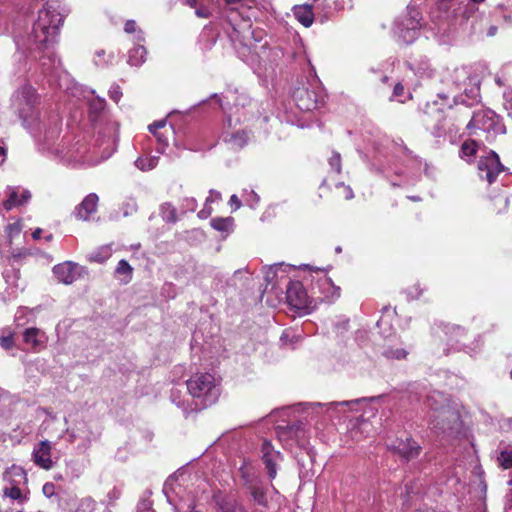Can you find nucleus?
<instances>
[{"label":"nucleus","mask_w":512,"mask_h":512,"mask_svg":"<svg viewBox=\"0 0 512 512\" xmlns=\"http://www.w3.org/2000/svg\"><path fill=\"white\" fill-rule=\"evenodd\" d=\"M59 8V2L48 1L39 11L38 19L27 37L16 34L14 31V42L18 51L22 53L27 51L34 58H36L35 53H41L39 60L42 73L52 78L58 77L61 71V62L50 47L55 43L63 23L64 16Z\"/></svg>","instance_id":"f257e3e1"},{"label":"nucleus","mask_w":512,"mask_h":512,"mask_svg":"<svg viewBox=\"0 0 512 512\" xmlns=\"http://www.w3.org/2000/svg\"><path fill=\"white\" fill-rule=\"evenodd\" d=\"M40 95L30 84L19 87L11 96V108L22 126L38 141L54 138L61 131V117L56 112H41Z\"/></svg>","instance_id":"f03ea898"},{"label":"nucleus","mask_w":512,"mask_h":512,"mask_svg":"<svg viewBox=\"0 0 512 512\" xmlns=\"http://www.w3.org/2000/svg\"><path fill=\"white\" fill-rule=\"evenodd\" d=\"M59 134L54 138H49L47 140L42 137L39 142H41L42 148L47 150L54 158L64 164H87V165H96L106 159H108L113 152L115 151V147L108 146L101 152L100 159H94L93 157L87 155V148L83 144L76 143L72 146H67L63 143H55V140L58 138Z\"/></svg>","instance_id":"7ed1b4c3"},{"label":"nucleus","mask_w":512,"mask_h":512,"mask_svg":"<svg viewBox=\"0 0 512 512\" xmlns=\"http://www.w3.org/2000/svg\"><path fill=\"white\" fill-rule=\"evenodd\" d=\"M211 99H216L219 107L223 110L226 117L232 113L235 124H239L241 120L246 121L261 116L259 103L250 98L245 92L230 91L225 96V102L218 94H212Z\"/></svg>","instance_id":"20e7f679"},{"label":"nucleus","mask_w":512,"mask_h":512,"mask_svg":"<svg viewBox=\"0 0 512 512\" xmlns=\"http://www.w3.org/2000/svg\"><path fill=\"white\" fill-rule=\"evenodd\" d=\"M189 394L203 407L216 403L220 394V381L209 372L195 373L186 381Z\"/></svg>","instance_id":"39448f33"},{"label":"nucleus","mask_w":512,"mask_h":512,"mask_svg":"<svg viewBox=\"0 0 512 512\" xmlns=\"http://www.w3.org/2000/svg\"><path fill=\"white\" fill-rule=\"evenodd\" d=\"M87 104L89 120L98 128V134L103 136V144L114 147L118 126L116 122L110 120L108 113L105 111V99L92 96Z\"/></svg>","instance_id":"423d86ee"},{"label":"nucleus","mask_w":512,"mask_h":512,"mask_svg":"<svg viewBox=\"0 0 512 512\" xmlns=\"http://www.w3.org/2000/svg\"><path fill=\"white\" fill-rule=\"evenodd\" d=\"M311 293L317 299V304L321 302H334L340 297V288L335 286L327 272L316 268L310 274Z\"/></svg>","instance_id":"0eeeda50"},{"label":"nucleus","mask_w":512,"mask_h":512,"mask_svg":"<svg viewBox=\"0 0 512 512\" xmlns=\"http://www.w3.org/2000/svg\"><path fill=\"white\" fill-rule=\"evenodd\" d=\"M287 303L302 314H309L317 307V299L308 294L299 281H290L286 289Z\"/></svg>","instance_id":"6e6552de"},{"label":"nucleus","mask_w":512,"mask_h":512,"mask_svg":"<svg viewBox=\"0 0 512 512\" xmlns=\"http://www.w3.org/2000/svg\"><path fill=\"white\" fill-rule=\"evenodd\" d=\"M466 128L470 132L472 129H479L493 135L506 133V127L501 118L490 109H481L474 112Z\"/></svg>","instance_id":"1a4fd4ad"},{"label":"nucleus","mask_w":512,"mask_h":512,"mask_svg":"<svg viewBox=\"0 0 512 512\" xmlns=\"http://www.w3.org/2000/svg\"><path fill=\"white\" fill-rule=\"evenodd\" d=\"M442 332L446 336L447 344L450 345L456 351H464L470 355L476 354L482 344V336L479 334L475 338L472 345H468L462 341L466 336V330L455 324H442Z\"/></svg>","instance_id":"9d476101"},{"label":"nucleus","mask_w":512,"mask_h":512,"mask_svg":"<svg viewBox=\"0 0 512 512\" xmlns=\"http://www.w3.org/2000/svg\"><path fill=\"white\" fill-rule=\"evenodd\" d=\"M419 13L411 9L409 10V17L401 21H396L394 25V34L397 36L398 41L411 44L413 43L418 35L420 29Z\"/></svg>","instance_id":"9b49d317"},{"label":"nucleus","mask_w":512,"mask_h":512,"mask_svg":"<svg viewBox=\"0 0 512 512\" xmlns=\"http://www.w3.org/2000/svg\"><path fill=\"white\" fill-rule=\"evenodd\" d=\"M67 435V441L69 443H77V448L81 451H85L93 441L98 437L89 427L85 421H79L75 424V427L71 430L66 428L60 435L59 438Z\"/></svg>","instance_id":"f8f14e48"},{"label":"nucleus","mask_w":512,"mask_h":512,"mask_svg":"<svg viewBox=\"0 0 512 512\" xmlns=\"http://www.w3.org/2000/svg\"><path fill=\"white\" fill-rule=\"evenodd\" d=\"M262 37L263 32L261 30L252 29V26L248 20H244L242 25H238L237 27L234 26L233 32L230 34V38L238 51L239 44L244 49L250 51L253 47V42H260Z\"/></svg>","instance_id":"ddd939ff"},{"label":"nucleus","mask_w":512,"mask_h":512,"mask_svg":"<svg viewBox=\"0 0 512 512\" xmlns=\"http://www.w3.org/2000/svg\"><path fill=\"white\" fill-rule=\"evenodd\" d=\"M236 125L232 113H229L223 124L221 138L232 149H241L249 142L250 134L245 129H236Z\"/></svg>","instance_id":"4468645a"},{"label":"nucleus","mask_w":512,"mask_h":512,"mask_svg":"<svg viewBox=\"0 0 512 512\" xmlns=\"http://www.w3.org/2000/svg\"><path fill=\"white\" fill-rule=\"evenodd\" d=\"M477 169L479 177L489 184L494 183L497 176L505 170L498 154L492 150L480 157Z\"/></svg>","instance_id":"2eb2a0df"},{"label":"nucleus","mask_w":512,"mask_h":512,"mask_svg":"<svg viewBox=\"0 0 512 512\" xmlns=\"http://www.w3.org/2000/svg\"><path fill=\"white\" fill-rule=\"evenodd\" d=\"M3 479L5 481L11 482L12 486L10 488L6 487L4 488V495L13 499L17 500L20 503L27 500V495L24 494L21 489L18 487V484L20 481H27L26 473L24 469L17 465H12L10 468L6 469V471L3 474Z\"/></svg>","instance_id":"dca6fc26"},{"label":"nucleus","mask_w":512,"mask_h":512,"mask_svg":"<svg viewBox=\"0 0 512 512\" xmlns=\"http://www.w3.org/2000/svg\"><path fill=\"white\" fill-rule=\"evenodd\" d=\"M378 397H370V398H358L354 400L349 401H339V402H330L328 404H322L320 402H314V403H301V406H304L305 408H322L326 407V412L329 414V418H340V411H342L344 408H348L349 410H358V406L362 403L368 402V401H375Z\"/></svg>","instance_id":"f3484780"},{"label":"nucleus","mask_w":512,"mask_h":512,"mask_svg":"<svg viewBox=\"0 0 512 512\" xmlns=\"http://www.w3.org/2000/svg\"><path fill=\"white\" fill-rule=\"evenodd\" d=\"M294 101L301 111H312L318 109L324 102V96L320 92L302 87L294 92Z\"/></svg>","instance_id":"a211bd4d"},{"label":"nucleus","mask_w":512,"mask_h":512,"mask_svg":"<svg viewBox=\"0 0 512 512\" xmlns=\"http://www.w3.org/2000/svg\"><path fill=\"white\" fill-rule=\"evenodd\" d=\"M387 447L405 460L416 458L422 449V447L408 435L388 442Z\"/></svg>","instance_id":"6ab92c4d"},{"label":"nucleus","mask_w":512,"mask_h":512,"mask_svg":"<svg viewBox=\"0 0 512 512\" xmlns=\"http://www.w3.org/2000/svg\"><path fill=\"white\" fill-rule=\"evenodd\" d=\"M317 19L324 23L337 12L352 6V0H314Z\"/></svg>","instance_id":"aec40b11"},{"label":"nucleus","mask_w":512,"mask_h":512,"mask_svg":"<svg viewBox=\"0 0 512 512\" xmlns=\"http://www.w3.org/2000/svg\"><path fill=\"white\" fill-rule=\"evenodd\" d=\"M455 104H462L471 107L480 101V87L478 78L471 79L461 90L455 91L452 95Z\"/></svg>","instance_id":"412c9836"},{"label":"nucleus","mask_w":512,"mask_h":512,"mask_svg":"<svg viewBox=\"0 0 512 512\" xmlns=\"http://www.w3.org/2000/svg\"><path fill=\"white\" fill-rule=\"evenodd\" d=\"M83 272L84 269L82 266L71 261L57 264L53 268V273L57 280L66 285L72 284L79 279Z\"/></svg>","instance_id":"4be33fe9"},{"label":"nucleus","mask_w":512,"mask_h":512,"mask_svg":"<svg viewBox=\"0 0 512 512\" xmlns=\"http://www.w3.org/2000/svg\"><path fill=\"white\" fill-rule=\"evenodd\" d=\"M32 459L38 467L50 470L54 465L52 460V443L49 440L40 441L34 446Z\"/></svg>","instance_id":"5701e85b"},{"label":"nucleus","mask_w":512,"mask_h":512,"mask_svg":"<svg viewBox=\"0 0 512 512\" xmlns=\"http://www.w3.org/2000/svg\"><path fill=\"white\" fill-rule=\"evenodd\" d=\"M425 115L427 118H434L436 121L435 125L431 128V134L437 138L442 137L445 134L443 106H440L437 101L428 102Z\"/></svg>","instance_id":"b1692460"},{"label":"nucleus","mask_w":512,"mask_h":512,"mask_svg":"<svg viewBox=\"0 0 512 512\" xmlns=\"http://www.w3.org/2000/svg\"><path fill=\"white\" fill-rule=\"evenodd\" d=\"M99 197L96 193L88 194L74 209L73 215L83 221H88L90 216L97 211Z\"/></svg>","instance_id":"393cba45"},{"label":"nucleus","mask_w":512,"mask_h":512,"mask_svg":"<svg viewBox=\"0 0 512 512\" xmlns=\"http://www.w3.org/2000/svg\"><path fill=\"white\" fill-rule=\"evenodd\" d=\"M438 398H442V394L439 392H433L431 395L427 396L425 405L430 410H433V414L429 416V421L433 425V428L444 430V425L440 426L439 423H435V421L437 418L444 417L450 411L442 406H436Z\"/></svg>","instance_id":"a878e982"},{"label":"nucleus","mask_w":512,"mask_h":512,"mask_svg":"<svg viewBox=\"0 0 512 512\" xmlns=\"http://www.w3.org/2000/svg\"><path fill=\"white\" fill-rule=\"evenodd\" d=\"M7 199L3 202V207L10 211L15 207L21 206L27 203L31 199V193L29 190H23L21 195L18 194V188L8 187L6 190Z\"/></svg>","instance_id":"bb28decb"},{"label":"nucleus","mask_w":512,"mask_h":512,"mask_svg":"<svg viewBox=\"0 0 512 512\" xmlns=\"http://www.w3.org/2000/svg\"><path fill=\"white\" fill-rule=\"evenodd\" d=\"M294 17L301 23L304 27H310L314 21V18H317L315 5H295L292 9Z\"/></svg>","instance_id":"cd10ccee"},{"label":"nucleus","mask_w":512,"mask_h":512,"mask_svg":"<svg viewBox=\"0 0 512 512\" xmlns=\"http://www.w3.org/2000/svg\"><path fill=\"white\" fill-rule=\"evenodd\" d=\"M181 489L178 480L170 476L163 485V493L167 499V502L174 506L178 505L177 499L179 498V490Z\"/></svg>","instance_id":"c85d7f7f"},{"label":"nucleus","mask_w":512,"mask_h":512,"mask_svg":"<svg viewBox=\"0 0 512 512\" xmlns=\"http://www.w3.org/2000/svg\"><path fill=\"white\" fill-rule=\"evenodd\" d=\"M147 58V49L143 43H134V47L128 52V64L140 67Z\"/></svg>","instance_id":"c756f323"},{"label":"nucleus","mask_w":512,"mask_h":512,"mask_svg":"<svg viewBox=\"0 0 512 512\" xmlns=\"http://www.w3.org/2000/svg\"><path fill=\"white\" fill-rule=\"evenodd\" d=\"M476 76H472L470 71L465 67L456 68L451 74L452 84L455 86V90H461L462 87L466 86L471 79H476Z\"/></svg>","instance_id":"7c9ffc66"},{"label":"nucleus","mask_w":512,"mask_h":512,"mask_svg":"<svg viewBox=\"0 0 512 512\" xmlns=\"http://www.w3.org/2000/svg\"><path fill=\"white\" fill-rule=\"evenodd\" d=\"M23 340L27 345H30L32 348H37L44 343V333L40 331V329L31 327L27 328L23 332Z\"/></svg>","instance_id":"2f4dec72"},{"label":"nucleus","mask_w":512,"mask_h":512,"mask_svg":"<svg viewBox=\"0 0 512 512\" xmlns=\"http://www.w3.org/2000/svg\"><path fill=\"white\" fill-rule=\"evenodd\" d=\"M272 449V445L268 441L263 442L262 451H263V462L268 471V476L270 479H274L277 475V469L274 462L273 455L270 453Z\"/></svg>","instance_id":"473e14b6"},{"label":"nucleus","mask_w":512,"mask_h":512,"mask_svg":"<svg viewBox=\"0 0 512 512\" xmlns=\"http://www.w3.org/2000/svg\"><path fill=\"white\" fill-rule=\"evenodd\" d=\"M210 225L221 233L229 234L233 231L234 219L232 217H215L211 219Z\"/></svg>","instance_id":"72a5a7b5"},{"label":"nucleus","mask_w":512,"mask_h":512,"mask_svg":"<svg viewBox=\"0 0 512 512\" xmlns=\"http://www.w3.org/2000/svg\"><path fill=\"white\" fill-rule=\"evenodd\" d=\"M124 31L127 34L133 35L134 43H144L145 42V34L142 29H140L136 23V21L130 19L125 22Z\"/></svg>","instance_id":"f704fd0d"},{"label":"nucleus","mask_w":512,"mask_h":512,"mask_svg":"<svg viewBox=\"0 0 512 512\" xmlns=\"http://www.w3.org/2000/svg\"><path fill=\"white\" fill-rule=\"evenodd\" d=\"M478 145L474 140H466L462 143L459 156L466 162H471L477 152Z\"/></svg>","instance_id":"c9c22d12"},{"label":"nucleus","mask_w":512,"mask_h":512,"mask_svg":"<svg viewBox=\"0 0 512 512\" xmlns=\"http://www.w3.org/2000/svg\"><path fill=\"white\" fill-rule=\"evenodd\" d=\"M159 162V156H140L138 157L134 165L141 171L146 172L154 169Z\"/></svg>","instance_id":"e433bc0d"},{"label":"nucleus","mask_w":512,"mask_h":512,"mask_svg":"<svg viewBox=\"0 0 512 512\" xmlns=\"http://www.w3.org/2000/svg\"><path fill=\"white\" fill-rule=\"evenodd\" d=\"M14 335V330L9 326L3 327L0 330V346L4 350H10L14 347Z\"/></svg>","instance_id":"4c0bfd02"},{"label":"nucleus","mask_w":512,"mask_h":512,"mask_svg":"<svg viewBox=\"0 0 512 512\" xmlns=\"http://www.w3.org/2000/svg\"><path fill=\"white\" fill-rule=\"evenodd\" d=\"M112 255V248L110 245H103L99 247L96 251L90 254V261L97 263H104L107 259H109Z\"/></svg>","instance_id":"58836bf2"},{"label":"nucleus","mask_w":512,"mask_h":512,"mask_svg":"<svg viewBox=\"0 0 512 512\" xmlns=\"http://www.w3.org/2000/svg\"><path fill=\"white\" fill-rule=\"evenodd\" d=\"M497 462L498 465L504 469H511L512 468V447L503 449L499 452V455L497 456Z\"/></svg>","instance_id":"ea45409f"},{"label":"nucleus","mask_w":512,"mask_h":512,"mask_svg":"<svg viewBox=\"0 0 512 512\" xmlns=\"http://www.w3.org/2000/svg\"><path fill=\"white\" fill-rule=\"evenodd\" d=\"M382 354L388 359L401 360L406 358L408 351L403 347L387 346Z\"/></svg>","instance_id":"a19ab883"},{"label":"nucleus","mask_w":512,"mask_h":512,"mask_svg":"<svg viewBox=\"0 0 512 512\" xmlns=\"http://www.w3.org/2000/svg\"><path fill=\"white\" fill-rule=\"evenodd\" d=\"M133 268L131 265L124 259L120 260L115 269L116 275H124L125 278L123 280L124 283H128L132 278Z\"/></svg>","instance_id":"79ce46f5"},{"label":"nucleus","mask_w":512,"mask_h":512,"mask_svg":"<svg viewBox=\"0 0 512 512\" xmlns=\"http://www.w3.org/2000/svg\"><path fill=\"white\" fill-rule=\"evenodd\" d=\"M410 98H411V94L410 93L406 94L404 86L400 82H398L395 84V86L393 88L392 95L389 98V100L404 103L406 100H408Z\"/></svg>","instance_id":"37998d69"},{"label":"nucleus","mask_w":512,"mask_h":512,"mask_svg":"<svg viewBox=\"0 0 512 512\" xmlns=\"http://www.w3.org/2000/svg\"><path fill=\"white\" fill-rule=\"evenodd\" d=\"M160 214H161L162 219L165 222L175 223L177 220L176 209L173 205H171L169 203H165L161 206Z\"/></svg>","instance_id":"c03bdc74"},{"label":"nucleus","mask_w":512,"mask_h":512,"mask_svg":"<svg viewBox=\"0 0 512 512\" xmlns=\"http://www.w3.org/2000/svg\"><path fill=\"white\" fill-rule=\"evenodd\" d=\"M242 196L244 198L245 204L248 205L252 209H254L260 201V197L253 190H247V189L243 190Z\"/></svg>","instance_id":"a18cd8bd"},{"label":"nucleus","mask_w":512,"mask_h":512,"mask_svg":"<svg viewBox=\"0 0 512 512\" xmlns=\"http://www.w3.org/2000/svg\"><path fill=\"white\" fill-rule=\"evenodd\" d=\"M251 496L256 504L264 507L267 505L266 494L262 488L256 486L251 487Z\"/></svg>","instance_id":"49530a36"},{"label":"nucleus","mask_w":512,"mask_h":512,"mask_svg":"<svg viewBox=\"0 0 512 512\" xmlns=\"http://www.w3.org/2000/svg\"><path fill=\"white\" fill-rule=\"evenodd\" d=\"M152 135L155 138V142H156L155 149H156L157 153L163 154L169 145L168 138L163 133H160V132H155V134H152Z\"/></svg>","instance_id":"de8ad7c7"},{"label":"nucleus","mask_w":512,"mask_h":512,"mask_svg":"<svg viewBox=\"0 0 512 512\" xmlns=\"http://www.w3.org/2000/svg\"><path fill=\"white\" fill-rule=\"evenodd\" d=\"M416 483H410L405 485V495L403 494V491H401V496L403 498V506H410V500L412 499L413 495H416L418 491L415 490Z\"/></svg>","instance_id":"09e8293b"},{"label":"nucleus","mask_w":512,"mask_h":512,"mask_svg":"<svg viewBox=\"0 0 512 512\" xmlns=\"http://www.w3.org/2000/svg\"><path fill=\"white\" fill-rule=\"evenodd\" d=\"M198 206L197 200L193 197H185L181 200L180 209L183 213L194 212Z\"/></svg>","instance_id":"8fccbe9b"},{"label":"nucleus","mask_w":512,"mask_h":512,"mask_svg":"<svg viewBox=\"0 0 512 512\" xmlns=\"http://www.w3.org/2000/svg\"><path fill=\"white\" fill-rule=\"evenodd\" d=\"M222 512H248L241 504L235 501H225L221 505Z\"/></svg>","instance_id":"3c124183"},{"label":"nucleus","mask_w":512,"mask_h":512,"mask_svg":"<svg viewBox=\"0 0 512 512\" xmlns=\"http://www.w3.org/2000/svg\"><path fill=\"white\" fill-rule=\"evenodd\" d=\"M494 206L498 213L506 211L509 199L506 195H499L494 197Z\"/></svg>","instance_id":"603ef678"},{"label":"nucleus","mask_w":512,"mask_h":512,"mask_svg":"<svg viewBox=\"0 0 512 512\" xmlns=\"http://www.w3.org/2000/svg\"><path fill=\"white\" fill-rule=\"evenodd\" d=\"M95 508V502L91 498H84L80 501L75 512H93Z\"/></svg>","instance_id":"864d4df0"},{"label":"nucleus","mask_w":512,"mask_h":512,"mask_svg":"<svg viewBox=\"0 0 512 512\" xmlns=\"http://www.w3.org/2000/svg\"><path fill=\"white\" fill-rule=\"evenodd\" d=\"M293 41H294V44H295V48L294 50L289 53L288 51L286 52V54H289V56H291L293 59H296L298 58L301 54H304L305 51H304V46L301 42V39L298 38V37H294L293 38Z\"/></svg>","instance_id":"5fc2aeb1"},{"label":"nucleus","mask_w":512,"mask_h":512,"mask_svg":"<svg viewBox=\"0 0 512 512\" xmlns=\"http://www.w3.org/2000/svg\"><path fill=\"white\" fill-rule=\"evenodd\" d=\"M329 165L331 169H333L335 172L340 173L341 172V155L338 152H333L331 157L329 158Z\"/></svg>","instance_id":"6e6d98bb"},{"label":"nucleus","mask_w":512,"mask_h":512,"mask_svg":"<svg viewBox=\"0 0 512 512\" xmlns=\"http://www.w3.org/2000/svg\"><path fill=\"white\" fill-rule=\"evenodd\" d=\"M137 512H155L152 509V501L149 499V497H143L138 505H137Z\"/></svg>","instance_id":"4d7b16f0"},{"label":"nucleus","mask_w":512,"mask_h":512,"mask_svg":"<svg viewBox=\"0 0 512 512\" xmlns=\"http://www.w3.org/2000/svg\"><path fill=\"white\" fill-rule=\"evenodd\" d=\"M105 51L104 50H97L95 55H96V58L94 60V63L95 65L97 66H104L106 64H108L109 62L112 61V58H113V55H109L108 56V59H103V57L105 56Z\"/></svg>","instance_id":"13d9d810"},{"label":"nucleus","mask_w":512,"mask_h":512,"mask_svg":"<svg viewBox=\"0 0 512 512\" xmlns=\"http://www.w3.org/2000/svg\"><path fill=\"white\" fill-rule=\"evenodd\" d=\"M20 232H21V224H20V222H14V223L8 224L6 226V233H7V236L10 239H12L15 236L19 235Z\"/></svg>","instance_id":"bf43d9fd"},{"label":"nucleus","mask_w":512,"mask_h":512,"mask_svg":"<svg viewBox=\"0 0 512 512\" xmlns=\"http://www.w3.org/2000/svg\"><path fill=\"white\" fill-rule=\"evenodd\" d=\"M406 292L408 300H415L422 295L423 289L420 287L419 284H415L414 286L410 287Z\"/></svg>","instance_id":"052dcab7"},{"label":"nucleus","mask_w":512,"mask_h":512,"mask_svg":"<svg viewBox=\"0 0 512 512\" xmlns=\"http://www.w3.org/2000/svg\"><path fill=\"white\" fill-rule=\"evenodd\" d=\"M109 97L116 103L119 102V100L122 97V91L119 85L113 84L109 89Z\"/></svg>","instance_id":"680f3d73"},{"label":"nucleus","mask_w":512,"mask_h":512,"mask_svg":"<svg viewBox=\"0 0 512 512\" xmlns=\"http://www.w3.org/2000/svg\"><path fill=\"white\" fill-rule=\"evenodd\" d=\"M504 107L508 116L512 119V91L504 93Z\"/></svg>","instance_id":"e2e57ef3"},{"label":"nucleus","mask_w":512,"mask_h":512,"mask_svg":"<svg viewBox=\"0 0 512 512\" xmlns=\"http://www.w3.org/2000/svg\"><path fill=\"white\" fill-rule=\"evenodd\" d=\"M10 31V26L7 21V18L4 14L0 12V35L6 34Z\"/></svg>","instance_id":"0e129e2a"},{"label":"nucleus","mask_w":512,"mask_h":512,"mask_svg":"<svg viewBox=\"0 0 512 512\" xmlns=\"http://www.w3.org/2000/svg\"><path fill=\"white\" fill-rule=\"evenodd\" d=\"M42 491L47 498H51L55 495V485L51 482L45 483Z\"/></svg>","instance_id":"69168bd1"},{"label":"nucleus","mask_w":512,"mask_h":512,"mask_svg":"<svg viewBox=\"0 0 512 512\" xmlns=\"http://www.w3.org/2000/svg\"><path fill=\"white\" fill-rule=\"evenodd\" d=\"M166 126V120L156 121L148 126V129L151 134H155V132H159L158 130L164 128Z\"/></svg>","instance_id":"338daca9"},{"label":"nucleus","mask_w":512,"mask_h":512,"mask_svg":"<svg viewBox=\"0 0 512 512\" xmlns=\"http://www.w3.org/2000/svg\"><path fill=\"white\" fill-rule=\"evenodd\" d=\"M220 199H221V194H220V192H218V191H216V190H214V189H211V190L209 191V196L206 198L205 203H207V204H209V205H210L211 203H213V202H215V201H218V200H220Z\"/></svg>","instance_id":"774afa93"}]
</instances>
